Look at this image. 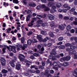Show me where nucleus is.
Returning <instances> with one entry per match:
<instances>
[{"label": "nucleus", "instance_id": "obj_22", "mask_svg": "<svg viewBox=\"0 0 77 77\" xmlns=\"http://www.w3.org/2000/svg\"><path fill=\"white\" fill-rule=\"evenodd\" d=\"M63 39V37H60L58 38V40L59 41H62Z\"/></svg>", "mask_w": 77, "mask_h": 77}, {"label": "nucleus", "instance_id": "obj_51", "mask_svg": "<svg viewBox=\"0 0 77 77\" xmlns=\"http://www.w3.org/2000/svg\"><path fill=\"white\" fill-rule=\"evenodd\" d=\"M41 2H42V3H46L47 2V0H41Z\"/></svg>", "mask_w": 77, "mask_h": 77}, {"label": "nucleus", "instance_id": "obj_41", "mask_svg": "<svg viewBox=\"0 0 77 77\" xmlns=\"http://www.w3.org/2000/svg\"><path fill=\"white\" fill-rule=\"evenodd\" d=\"M37 18L38 19H41V18H42V16H41V15H37Z\"/></svg>", "mask_w": 77, "mask_h": 77}, {"label": "nucleus", "instance_id": "obj_50", "mask_svg": "<svg viewBox=\"0 0 77 77\" xmlns=\"http://www.w3.org/2000/svg\"><path fill=\"white\" fill-rule=\"evenodd\" d=\"M21 27V25H18L17 26V30H20V29L19 27Z\"/></svg>", "mask_w": 77, "mask_h": 77}, {"label": "nucleus", "instance_id": "obj_34", "mask_svg": "<svg viewBox=\"0 0 77 77\" xmlns=\"http://www.w3.org/2000/svg\"><path fill=\"white\" fill-rule=\"evenodd\" d=\"M42 20H39L37 21V23L38 24H41L42 23Z\"/></svg>", "mask_w": 77, "mask_h": 77}, {"label": "nucleus", "instance_id": "obj_57", "mask_svg": "<svg viewBox=\"0 0 77 77\" xmlns=\"http://www.w3.org/2000/svg\"><path fill=\"white\" fill-rule=\"evenodd\" d=\"M36 74H40V71L39 70H37L35 71Z\"/></svg>", "mask_w": 77, "mask_h": 77}, {"label": "nucleus", "instance_id": "obj_55", "mask_svg": "<svg viewBox=\"0 0 77 77\" xmlns=\"http://www.w3.org/2000/svg\"><path fill=\"white\" fill-rule=\"evenodd\" d=\"M60 47L61 49H64L65 48V46L64 45H61Z\"/></svg>", "mask_w": 77, "mask_h": 77}, {"label": "nucleus", "instance_id": "obj_45", "mask_svg": "<svg viewBox=\"0 0 77 77\" xmlns=\"http://www.w3.org/2000/svg\"><path fill=\"white\" fill-rule=\"evenodd\" d=\"M34 56H36L37 57L38 56H39V54H36L35 53L33 54Z\"/></svg>", "mask_w": 77, "mask_h": 77}, {"label": "nucleus", "instance_id": "obj_15", "mask_svg": "<svg viewBox=\"0 0 77 77\" xmlns=\"http://www.w3.org/2000/svg\"><path fill=\"white\" fill-rule=\"evenodd\" d=\"M76 47H76L75 46L71 45L70 49H71V50H75V48H76Z\"/></svg>", "mask_w": 77, "mask_h": 77}, {"label": "nucleus", "instance_id": "obj_16", "mask_svg": "<svg viewBox=\"0 0 77 77\" xmlns=\"http://www.w3.org/2000/svg\"><path fill=\"white\" fill-rule=\"evenodd\" d=\"M49 35L52 38L54 36V34H53V33L52 32H50L49 33Z\"/></svg>", "mask_w": 77, "mask_h": 77}, {"label": "nucleus", "instance_id": "obj_17", "mask_svg": "<svg viewBox=\"0 0 77 77\" xmlns=\"http://www.w3.org/2000/svg\"><path fill=\"white\" fill-rule=\"evenodd\" d=\"M9 63L12 67H13V68H14L15 67V65L14 63L12 62H10Z\"/></svg>", "mask_w": 77, "mask_h": 77}, {"label": "nucleus", "instance_id": "obj_3", "mask_svg": "<svg viewBox=\"0 0 77 77\" xmlns=\"http://www.w3.org/2000/svg\"><path fill=\"white\" fill-rule=\"evenodd\" d=\"M1 63L2 65H3V66H5V64H6V60H5V58L2 57L1 58Z\"/></svg>", "mask_w": 77, "mask_h": 77}, {"label": "nucleus", "instance_id": "obj_42", "mask_svg": "<svg viewBox=\"0 0 77 77\" xmlns=\"http://www.w3.org/2000/svg\"><path fill=\"white\" fill-rule=\"evenodd\" d=\"M50 42L51 43V44H53V43H55V41H54V39L50 40Z\"/></svg>", "mask_w": 77, "mask_h": 77}, {"label": "nucleus", "instance_id": "obj_62", "mask_svg": "<svg viewBox=\"0 0 77 77\" xmlns=\"http://www.w3.org/2000/svg\"><path fill=\"white\" fill-rule=\"evenodd\" d=\"M73 24L75 25H77V22L76 21H74L73 22Z\"/></svg>", "mask_w": 77, "mask_h": 77}, {"label": "nucleus", "instance_id": "obj_12", "mask_svg": "<svg viewBox=\"0 0 77 77\" xmlns=\"http://www.w3.org/2000/svg\"><path fill=\"white\" fill-rule=\"evenodd\" d=\"M65 58V60H66L67 61H68V60H69L70 59H71V57L69 56H68L66 57H64Z\"/></svg>", "mask_w": 77, "mask_h": 77}, {"label": "nucleus", "instance_id": "obj_2", "mask_svg": "<svg viewBox=\"0 0 77 77\" xmlns=\"http://www.w3.org/2000/svg\"><path fill=\"white\" fill-rule=\"evenodd\" d=\"M54 48L52 49V51L51 52V55H55L57 54L56 52V49L57 48V47H54Z\"/></svg>", "mask_w": 77, "mask_h": 77}, {"label": "nucleus", "instance_id": "obj_25", "mask_svg": "<svg viewBox=\"0 0 77 77\" xmlns=\"http://www.w3.org/2000/svg\"><path fill=\"white\" fill-rule=\"evenodd\" d=\"M32 41L30 40H29L27 41V44L28 45H31V44H32Z\"/></svg>", "mask_w": 77, "mask_h": 77}, {"label": "nucleus", "instance_id": "obj_31", "mask_svg": "<svg viewBox=\"0 0 77 77\" xmlns=\"http://www.w3.org/2000/svg\"><path fill=\"white\" fill-rule=\"evenodd\" d=\"M57 59L56 58V57L55 56H53L52 57V60H56Z\"/></svg>", "mask_w": 77, "mask_h": 77}, {"label": "nucleus", "instance_id": "obj_23", "mask_svg": "<svg viewBox=\"0 0 77 77\" xmlns=\"http://www.w3.org/2000/svg\"><path fill=\"white\" fill-rule=\"evenodd\" d=\"M59 27L60 30H63V29H64V28H65V27H64V26H63V25H60L59 26Z\"/></svg>", "mask_w": 77, "mask_h": 77}, {"label": "nucleus", "instance_id": "obj_26", "mask_svg": "<svg viewBox=\"0 0 77 77\" xmlns=\"http://www.w3.org/2000/svg\"><path fill=\"white\" fill-rule=\"evenodd\" d=\"M26 14H32V12L30 10H28L26 12Z\"/></svg>", "mask_w": 77, "mask_h": 77}, {"label": "nucleus", "instance_id": "obj_56", "mask_svg": "<svg viewBox=\"0 0 77 77\" xmlns=\"http://www.w3.org/2000/svg\"><path fill=\"white\" fill-rule=\"evenodd\" d=\"M36 67V65H33L31 66L30 67L31 69H32L33 68H35Z\"/></svg>", "mask_w": 77, "mask_h": 77}, {"label": "nucleus", "instance_id": "obj_36", "mask_svg": "<svg viewBox=\"0 0 77 77\" xmlns=\"http://www.w3.org/2000/svg\"><path fill=\"white\" fill-rule=\"evenodd\" d=\"M37 9L38 10H39L41 9V5H39L37 7Z\"/></svg>", "mask_w": 77, "mask_h": 77}, {"label": "nucleus", "instance_id": "obj_43", "mask_svg": "<svg viewBox=\"0 0 77 77\" xmlns=\"http://www.w3.org/2000/svg\"><path fill=\"white\" fill-rule=\"evenodd\" d=\"M75 10V9L74 8H72L71 10L70 11V12H74Z\"/></svg>", "mask_w": 77, "mask_h": 77}, {"label": "nucleus", "instance_id": "obj_6", "mask_svg": "<svg viewBox=\"0 0 77 77\" xmlns=\"http://www.w3.org/2000/svg\"><path fill=\"white\" fill-rule=\"evenodd\" d=\"M48 17L50 20H53L54 19V17L52 15L49 14L48 15Z\"/></svg>", "mask_w": 77, "mask_h": 77}, {"label": "nucleus", "instance_id": "obj_27", "mask_svg": "<svg viewBox=\"0 0 77 77\" xmlns=\"http://www.w3.org/2000/svg\"><path fill=\"white\" fill-rule=\"evenodd\" d=\"M76 75H77V69L74 71V72L73 73V75L75 77Z\"/></svg>", "mask_w": 77, "mask_h": 77}, {"label": "nucleus", "instance_id": "obj_39", "mask_svg": "<svg viewBox=\"0 0 77 77\" xmlns=\"http://www.w3.org/2000/svg\"><path fill=\"white\" fill-rule=\"evenodd\" d=\"M42 26L43 27H45L47 26V23H44L42 24Z\"/></svg>", "mask_w": 77, "mask_h": 77}, {"label": "nucleus", "instance_id": "obj_53", "mask_svg": "<svg viewBox=\"0 0 77 77\" xmlns=\"http://www.w3.org/2000/svg\"><path fill=\"white\" fill-rule=\"evenodd\" d=\"M70 32L72 33H74L75 32V30L74 29H72L70 30Z\"/></svg>", "mask_w": 77, "mask_h": 77}, {"label": "nucleus", "instance_id": "obj_29", "mask_svg": "<svg viewBox=\"0 0 77 77\" xmlns=\"http://www.w3.org/2000/svg\"><path fill=\"white\" fill-rule=\"evenodd\" d=\"M56 11V9H53V8H51V10L50 11V12L51 13H53Z\"/></svg>", "mask_w": 77, "mask_h": 77}, {"label": "nucleus", "instance_id": "obj_28", "mask_svg": "<svg viewBox=\"0 0 77 77\" xmlns=\"http://www.w3.org/2000/svg\"><path fill=\"white\" fill-rule=\"evenodd\" d=\"M58 65V64L57 63L55 62H54V63H53V65L54 66H56Z\"/></svg>", "mask_w": 77, "mask_h": 77}, {"label": "nucleus", "instance_id": "obj_18", "mask_svg": "<svg viewBox=\"0 0 77 77\" xmlns=\"http://www.w3.org/2000/svg\"><path fill=\"white\" fill-rule=\"evenodd\" d=\"M41 34L45 35H47V32L45 31H41Z\"/></svg>", "mask_w": 77, "mask_h": 77}, {"label": "nucleus", "instance_id": "obj_47", "mask_svg": "<svg viewBox=\"0 0 77 77\" xmlns=\"http://www.w3.org/2000/svg\"><path fill=\"white\" fill-rule=\"evenodd\" d=\"M62 43H63V42H60L58 43L57 44V45H61V44H62Z\"/></svg>", "mask_w": 77, "mask_h": 77}, {"label": "nucleus", "instance_id": "obj_60", "mask_svg": "<svg viewBox=\"0 0 77 77\" xmlns=\"http://www.w3.org/2000/svg\"><path fill=\"white\" fill-rule=\"evenodd\" d=\"M54 25H55L54 23H52L50 24V26L51 27L54 26Z\"/></svg>", "mask_w": 77, "mask_h": 77}, {"label": "nucleus", "instance_id": "obj_32", "mask_svg": "<svg viewBox=\"0 0 77 77\" xmlns=\"http://www.w3.org/2000/svg\"><path fill=\"white\" fill-rule=\"evenodd\" d=\"M28 61L26 60L25 61V63H26V66H30V64H29V63H28Z\"/></svg>", "mask_w": 77, "mask_h": 77}, {"label": "nucleus", "instance_id": "obj_38", "mask_svg": "<svg viewBox=\"0 0 77 77\" xmlns=\"http://www.w3.org/2000/svg\"><path fill=\"white\" fill-rule=\"evenodd\" d=\"M37 41H36V39H33L32 40V42L33 43H35V42H37Z\"/></svg>", "mask_w": 77, "mask_h": 77}, {"label": "nucleus", "instance_id": "obj_21", "mask_svg": "<svg viewBox=\"0 0 77 77\" xmlns=\"http://www.w3.org/2000/svg\"><path fill=\"white\" fill-rule=\"evenodd\" d=\"M48 39H49V38L48 37H47L42 40L43 42H46L48 40Z\"/></svg>", "mask_w": 77, "mask_h": 77}, {"label": "nucleus", "instance_id": "obj_52", "mask_svg": "<svg viewBox=\"0 0 77 77\" xmlns=\"http://www.w3.org/2000/svg\"><path fill=\"white\" fill-rule=\"evenodd\" d=\"M74 5H77V0H75L74 2Z\"/></svg>", "mask_w": 77, "mask_h": 77}, {"label": "nucleus", "instance_id": "obj_48", "mask_svg": "<svg viewBox=\"0 0 77 77\" xmlns=\"http://www.w3.org/2000/svg\"><path fill=\"white\" fill-rule=\"evenodd\" d=\"M53 55H51H51H50L49 56V58L50 59H52V58H53Z\"/></svg>", "mask_w": 77, "mask_h": 77}, {"label": "nucleus", "instance_id": "obj_59", "mask_svg": "<svg viewBox=\"0 0 77 77\" xmlns=\"http://www.w3.org/2000/svg\"><path fill=\"white\" fill-rule=\"evenodd\" d=\"M63 66V65L62 64H59L58 65V67L59 68H61Z\"/></svg>", "mask_w": 77, "mask_h": 77}, {"label": "nucleus", "instance_id": "obj_1", "mask_svg": "<svg viewBox=\"0 0 77 77\" xmlns=\"http://www.w3.org/2000/svg\"><path fill=\"white\" fill-rule=\"evenodd\" d=\"M19 59L21 62H23L24 60L25 56L22 54H19L18 56Z\"/></svg>", "mask_w": 77, "mask_h": 77}, {"label": "nucleus", "instance_id": "obj_14", "mask_svg": "<svg viewBox=\"0 0 77 77\" xmlns=\"http://www.w3.org/2000/svg\"><path fill=\"white\" fill-rule=\"evenodd\" d=\"M29 5L31 7H35L36 6V4L34 3H30L29 4Z\"/></svg>", "mask_w": 77, "mask_h": 77}, {"label": "nucleus", "instance_id": "obj_20", "mask_svg": "<svg viewBox=\"0 0 77 77\" xmlns=\"http://www.w3.org/2000/svg\"><path fill=\"white\" fill-rule=\"evenodd\" d=\"M68 65V63L66 62H64L63 65V66H67Z\"/></svg>", "mask_w": 77, "mask_h": 77}, {"label": "nucleus", "instance_id": "obj_40", "mask_svg": "<svg viewBox=\"0 0 77 77\" xmlns=\"http://www.w3.org/2000/svg\"><path fill=\"white\" fill-rule=\"evenodd\" d=\"M21 42L22 43H24V37H22L21 39Z\"/></svg>", "mask_w": 77, "mask_h": 77}, {"label": "nucleus", "instance_id": "obj_33", "mask_svg": "<svg viewBox=\"0 0 77 77\" xmlns=\"http://www.w3.org/2000/svg\"><path fill=\"white\" fill-rule=\"evenodd\" d=\"M33 26V24L31 23H29L28 25V27H32Z\"/></svg>", "mask_w": 77, "mask_h": 77}, {"label": "nucleus", "instance_id": "obj_5", "mask_svg": "<svg viewBox=\"0 0 77 77\" xmlns=\"http://www.w3.org/2000/svg\"><path fill=\"white\" fill-rule=\"evenodd\" d=\"M6 47H7V48L10 51H12V49L13 48H14V49L15 48V46H13L12 47V46L11 45L9 47L6 46Z\"/></svg>", "mask_w": 77, "mask_h": 77}, {"label": "nucleus", "instance_id": "obj_11", "mask_svg": "<svg viewBox=\"0 0 77 77\" xmlns=\"http://www.w3.org/2000/svg\"><path fill=\"white\" fill-rule=\"evenodd\" d=\"M16 66V68L17 70H20V68H21V65L20 64H17Z\"/></svg>", "mask_w": 77, "mask_h": 77}, {"label": "nucleus", "instance_id": "obj_24", "mask_svg": "<svg viewBox=\"0 0 77 77\" xmlns=\"http://www.w3.org/2000/svg\"><path fill=\"white\" fill-rule=\"evenodd\" d=\"M50 9L49 8L46 7L45 8L44 11L46 12L47 11H50Z\"/></svg>", "mask_w": 77, "mask_h": 77}, {"label": "nucleus", "instance_id": "obj_7", "mask_svg": "<svg viewBox=\"0 0 77 77\" xmlns=\"http://www.w3.org/2000/svg\"><path fill=\"white\" fill-rule=\"evenodd\" d=\"M49 71H50V69L49 68H47L45 70V72L44 73V75L46 76H47V75L48 74Z\"/></svg>", "mask_w": 77, "mask_h": 77}, {"label": "nucleus", "instance_id": "obj_37", "mask_svg": "<svg viewBox=\"0 0 77 77\" xmlns=\"http://www.w3.org/2000/svg\"><path fill=\"white\" fill-rule=\"evenodd\" d=\"M13 2L14 3H16V4L18 3V0H14Z\"/></svg>", "mask_w": 77, "mask_h": 77}, {"label": "nucleus", "instance_id": "obj_30", "mask_svg": "<svg viewBox=\"0 0 77 77\" xmlns=\"http://www.w3.org/2000/svg\"><path fill=\"white\" fill-rule=\"evenodd\" d=\"M56 6L58 7V8H60V7H61V4L60 3H57L56 4Z\"/></svg>", "mask_w": 77, "mask_h": 77}, {"label": "nucleus", "instance_id": "obj_8", "mask_svg": "<svg viewBox=\"0 0 77 77\" xmlns=\"http://www.w3.org/2000/svg\"><path fill=\"white\" fill-rule=\"evenodd\" d=\"M37 38L38 39V41H39L40 42H41V41H42L43 39H42V36H41V35H38L37 36Z\"/></svg>", "mask_w": 77, "mask_h": 77}, {"label": "nucleus", "instance_id": "obj_54", "mask_svg": "<svg viewBox=\"0 0 77 77\" xmlns=\"http://www.w3.org/2000/svg\"><path fill=\"white\" fill-rule=\"evenodd\" d=\"M55 57L56 58V59H57V58H60V56L59 55H55Z\"/></svg>", "mask_w": 77, "mask_h": 77}, {"label": "nucleus", "instance_id": "obj_9", "mask_svg": "<svg viewBox=\"0 0 77 77\" xmlns=\"http://www.w3.org/2000/svg\"><path fill=\"white\" fill-rule=\"evenodd\" d=\"M63 7L64 8H66V10H69L71 9V7L66 5H64L63 6Z\"/></svg>", "mask_w": 77, "mask_h": 77}, {"label": "nucleus", "instance_id": "obj_63", "mask_svg": "<svg viewBox=\"0 0 77 77\" xmlns=\"http://www.w3.org/2000/svg\"><path fill=\"white\" fill-rule=\"evenodd\" d=\"M74 40L75 41V42L76 43H77V37H74Z\"/></svg>", "mask_w": 77, "mask_h": 77}, {"label": "nucleus", "instance_id": "obj_35", "mask_svg": "<svg viewBox=\"0 0 77 77\" xmlns=\"http://www.w3.org/2000/svg\"><path fill=\"white\" fill-rule=\"evenodd\" d=\"M71 45L69 43H67L65 44V45L66 47H71Z\"/></svg>", "mask_w": 77, "mask_h": 77}, {"label": "nucleus", "instance_id": "obj_64", "mask_svg": "<svg viewBox=\"0 0 77 77\" xmlns=\"http://www.w3.org/2000/svg\"><path fill=\"white\" fill-rule=\"evenodd\" d=\"M74 59H77V55L76 54H75L74 55Z\"/></svg>", "mask_w": 77, "mask_h": 77}, {"label": "nucleus", "instance_id": "obj_10", "mask_svg": "<svg viewBox=\"0 0 77 77\" xmlns=\"http://www.w3.org/2000/svg\"><path fill=\"white\" fill-rule=\"evenodd\" d=\"M44 48L42 47V48L41 49V50H39L38 52L39 53H40L41 54H42V53H43V52H44Z\"/></svg>", "mask_w": 77, "mask_h": 77}, {"label": "nucleus", "instance_id": "obj_49", "mask_svg": "<svg viewBox=\"0 0 77 77\" xmlns=\"http://www.w3.org/2000/svg\"><path fill=\"white\" fill-rule=\"evenodd\" d=\"M69 17L65 16L64 18V20H69Z\"/></svg>", "mask_w": 77, "mask_h": 77}, {"label": "nucleus", "instance_id": "obj_46", "mask_svg": "<svg viewBox=\"0 0 77 77\" xmlns=\"http://www.w3.org/2000/svg\"><path fill=\"white\" fill-rule=\"evenodd\" d=\"M73 54V51L71 50L69 51V55H71V54Z\"/></svg>", "mask_w": 77, "mask_h": 77}, {"label": "nucleus", "instance_id": "obj_4", "mask_svg": "<svg viewBox=\"0 0 77 77\" xmlns=\"http://www.w3.org/2000/svg\"><path fill=\"white\" fill-rule=\"evenodd\" d=\"M54 0H48L49 2L48 3V5L49 7H51L54 5V3L52 2H53Z\"/></svg>", "mask_w": 77, "mask_h": 77}, {"label": "nucleus", "instance_id": "obj_13", "mask_svg": "<svg viewBox=\"0 0 77 77\" xmlns=\"http://www.w3.org/2000/svg\"><path fill=\"white\" fill-rule=\"evenodd\" d=\"M71 29V26L69 25H68L66 27V29L68 31H69Z\"/></svg>", "mask_w": 77, "mask_h": 77}, {"label": "nucleus", "instance_id": "obj_19", "mask_svg": "<svg viewBox=\"0 0 77 77\" xmlns=\"http://www.w3.org/2000/svg\"><path fill=\"white\" fill-rule=\"evenodd\" d=\"M2 72L4 74H6V73H8V70L5 69H3L2 70Z\"/></svg>", "mask_w": 77, "mask_h": 77}, {"label": "nucleus", "instance_id": "obj_44", "mask_svg": "<svg viewBox=\"0 0 77 77\" xmlns=\"http://www.w3.org/2000/svg\"><path fill=\"white\" fill-rule=\"evenodd\" d=\"M65 57H63L60 59V61H61V62H63V61H65Z\"/></svg>", "mask_w": 77, "mask_h": 77}, {"label": "nucleus", "instance_id": "obj_58", "mask_svg": "<svg viewBox=\"0 0 77 77\" xmlns=\"http://www.w3.org/2000/svg\"><path fill=\"white\" fill-rule=\"evenodd\" d=\"M37 48L38 49H40V48H41V45H38L37 46Z\"/></svg>", "mask_w": 77, "mask_h": 77}, {"label": "nucleus", "instance_id": "obj_61", "mask_svg": "<svg viewBox=\"0 0 77 77\" xmlns=\"http://www.w3.org/2000/svg\"><path fill=\"white\" fill-rule=\"evenodd\" d=\"M45 8V5H41V8Z\"/></svg>", "mask_w": 77, "mask_h": 77}]
</instances>
